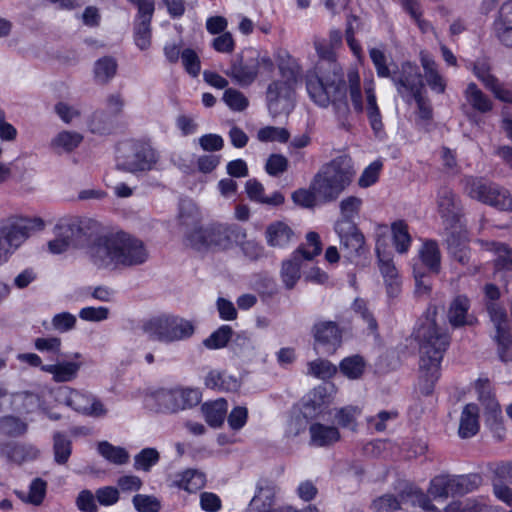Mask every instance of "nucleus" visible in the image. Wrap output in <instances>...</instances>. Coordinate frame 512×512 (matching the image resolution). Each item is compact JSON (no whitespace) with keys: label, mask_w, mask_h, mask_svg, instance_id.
I'll list each match as a JSON object with an SVG mask.
<instances>
[{"label":"nucleus","mask_w":512,"mask_h":512,"mask_svg":"<svg viewBox=\"0 0 512 512\" xmlns=\"http://www.w3.org/2000/svg\"><path fill=\"white\" fill-rule=\"evenodd\" d=\"M435 202L445 229L447 231L461 229L462 204L453 189L448 186H441L436 192Z\"/></svg>","instance_id":"obj_13"},{"label":"nucleus","mask_w":512,"mask_h":512,"mask_svg":"<svg viewBox=\"0 0 512 512\" xmlns=\"http://www.w3.org/2000/svg\"><path fill=\"white\" fill-rule=\"evenodd\" d=\"M223 101L234 111H243L248 107L247 97L239 90L228 88L223 94Z\"/></svg>","instance_id":"obj_57"},{"label":"nucleus","mask_w":512,"mask_h":512,"mask_svg":"<svg viewBox=\"0 0 512 512\" xmlns=\"http://www.w3.org/2000/svg\"><path fill=\"white\" fill-rule=\"evenodd\" d=\"M205 475L196 470H187L180 475V479L176 481L179 488L190 493L200 490L205 485Z\"/></svg>","instance_id":"obj_46"},{"label":"nucleus","mask_w":512,"mask_h":512,"mask_svg":"<svg viewBox=\"0 0 512 512\" xmlns=\"http://www.w3.org/2000/svg\"><path fill=\"white\" fill-rule=\"evenodd\" d=\"M390 79L402 98L411 97L418 92H423V76L419 67L410 61L394 65Z\"/></svg>","instance_id":"obj_12"},{"label":"nucleus","mask_w":512,"mask_h":512,"mask_svg":"<svg viewBox=\"0 0 512 512\" xmlns=\"http://www.w3.org/2000/svg\"><path fill=\"white\" fill-rule=\"evenodd\" d=\"M481 481L478 474L439 475L431 480L428 493L434 499L463 496L477 489Z\"/></svg>","instance_id":"obj_7"},{"label":"nucleus","mask_w":512,"mask_h":512,"mask_svg":"<svg viewBox=\"0 0 512 512\" xmlns=\"http://www.w3.org/2000/svg\"><path fill=\"white\" fill-rule=\"evenodd\" d=\"M424 266L434 274H438L441 268V254L435 241H426L419 251Z\"/></svg>","instance_id":"obj_38"},{"label":"nucleus","mask_w":512,"mask_h":512,"mask_svg":"<svg viewBox=\"0 0 512 512\" xmlns=\"http://www.w3.org/2000/svg\"><path fill=\"white\" fill-rule=\"evenodd\" d=\"M53 459L58 465H65L72 454V441L62 432L53 434Z\"/></svg>","instance_id":"obj_40"},{"label":"nucleus","mask_w":512,"mask_h":512,"mask_svg":"<svg viewBox=\"0 0 512 512\" xmlns=\"http://www.w3.org/2000/svg\"><path fill=\"white\" fill-rule=\"evenodd\" d=\"M485 307L495 330L492 339L496 344L497 355L502 362H510L512 361V332L507 311L498 302H486Z\"/></svg>","instance_id":"obj_8"},{"label":"nucleus","mask_w":512,"mask_h":512,"mask_svg":"<svg viewBox=\"0 0 512 512\" xmlns=\"http://www.w3.org/2000/svg\"><path fill=\"white\" fill-rule=\"evenodd\" d=\"M154 399L160 411L174 413L198 405L201 392L194 388L160 389L154 393Z\"/></svg>","instance_id":"obj_11"},{"label":"nucleus","mask_w":512,"mask_h":512,"mask_svg":"<svg viewBox=\"0 0 512 512\" xmlns=\"http://www.w3.org/2000/svg\"><path fill=\"white\" fill-rule=\"evenodd\" d=\"M277 65L279 73L282 77L281 81H286L295 85L301 77L302 73V69L297 60L294 59L290 54L284 53L283 55L279 56Z\"/></svg>","instance_id":"obj_37"},{"label":"nucleus","mask_w":512,"mask_h":512,"mask_svg":"<svg viewBox=\"0 0 512 512\" xmlns=\"http://www.w3.org/2000/svg\"><path fill=\"white\" fill-rule=\"evenodd\" d=\"M294 86L281 80L272 81L268 85L266 92L267 105L273 116L288 113L292 109Z\"/></svg>","instance_id":"obj_19"},{"label":"nucleus","mask_w":512,"mask_h":512,"mask_svg":"<svg viewBox=\"0 0 512 512\" xmlns=\"http://www.w3.org/2000/svg\"><path fill=\"white\" fill-rule=\"evenodd\" d=\"M315 349H321L322 353L333 354L342 343V330L334 321H320L312 328Z\"/></svg>","instance_id":"obj_21"},{"label":"nucleus","mask_w":512,"mask_h":512,"mask_svg":"<svg viewBox=\"0 0 512 512\" xmlns=\"http://www.w3.org/2000/svg\"><path fill=\"white\" fill-rule=\"evenodd\" d=\"M340 371L349 379H358L365 370V361L359 355L344 358L339 365Z\"/></svg>","instance_id":"obj_49"},{"label":"nucleus","mask_w":512,"mask_h":512,"mask_svg":"<svg viewBox=\"0 0 512 512\" xmlns=\"http://www.w3.org/2000/svg\"><path fill=\"white\" fill-rule=\"evenodd\" d=\"M28 430V425L20 418L7 415L0 418V434L7 437H20Z\"/></svg>","instance_id":"obj_45"},{"label":"nucleus","mask_w":512,"mask_h":512,"mask_svg":"<svg viewBox=\"0 0 512 512\" xmlns=\"http://www.w3.org/2000/svg\"><path fill=\"white\" fill-rule=\"evenodd\" d=\"M289 132L285 128L268 126L258 132V139L263 142L278 141L285 143L289 139Z\"/></svg>","instance_id":"obj_61"},{"label":"nucleus","mask_w":512,"mask_h":512,"mask_svg":"<svg viewBox=\"0 0 512 512\" xmlns=\"http://www.w3.org/2000/svg\"><path fill=\"white\" fill-rule=\"evenodd\" d=\"M421 65L424 69V77L431 90L442 94L446 89V82L437 69L436 62L427 54L421 53Z\"/></svg>","instance_id":"obj_33"},{"label":"nucleus","mask_w":512,"mask_h":512,"mask_svg":"<svg viewBox=\"0 0 512 512\" xmlns=\"http://www.w3.org/2000/svg\"><path fill=\"white\" fill-rule=\"evenodd\" d=\"M335 231L340 238V250L345 258L353 261L365 252V238L352 221H337Z\"/></svg>","instance_id":"obj_16"},{"label":"nucleus","mask_w":512,"mask_h":512,"mask_svg":"<svg viewBox=\"0 0 512 512\" xmlns=\"http://www.w3.org/2000/svg\"><path fill=\"white\" fill-rule=\"evenodd\" d=\"M39 450L32 444L17 442H0V457L8 462L21 464L38 457Z\"/></svg>","instance_id":"obj_25"},{"label":"nucleus","mask_w":512,"mask_h":512,"mask_svg":"<svg viewBox=\"0 0 512 512\" xmlns=\"http://www.w3.org/2000/svg\"><path fill=\"white\" fill-rule=\"evenodd\" d=\"M308 372L317 378L328 379L336 374L337 367L328 360L317 359L308 364Z\"/></svg>","instance_id":"obj_55"},{"label":"nucleus","mask_w":512,"mask_h":512,"mask_svg":"<svg viewBox=\"0 0 512 512\" xmlns=\"http://www.w3.org/2000/svg\"><path fill=\"white\" fill-rule=\"evenodd\" d=\"M233 330L229 325H222L209 337L203 340V345L210 350L224 348L232 339Z\"/></svg>","instance_id":"obj_47"},{"label":"nucleus","mask_w":512,"mask_h":512,"mask_svg":"<svg viewBox=\"0 0 512 512\" xmlns=\"http://www.w3.org/2000/svg\"><path fill=\"white\" fill-rule=\"evenodd\" d=\"M347 80L349 84V94L352 101L354 110L358 113L364 110L362 101V92L360 86V76L358 71L350 70L347 74Z\"/></svg>","instance_id":"obj_50"},{"label":"nucleus","mask_w":512,"mask_h":512,"mask_svg":"<svg viewBox=\"0 0 512 512\" xmlns=\"http://www.w3.org/2000/svg\"><path fill=\"white\" fill-rule=\"evenodd\" d=\"M355 173L351 158L338 156L318 170L311 180L310 188L321 202H334L351 185Z\"/></svg>","instance_id":"obj_4"},{"label":"nucleus","mask_w":512,"mask_h":512,"mask_svg":"<svg viewBox=\"0 0 512 512\" xmlns=\"http://www.w3.org/2000/svg\"><path fill=\"white\" fill-rule=\"evenodd\" d=\"M466 242V232L462 228L447 232L446 243L449 253L454 260L463 265L469 262V249Z\"/></svg>","instance_id":"obj_27"},{"label":"nucleus","mask_w":512,"mask_h":512,"mask_svg":"<svg viewBox=\"0 0 512 512\" xmlns=\"http://www.w3.org/2000/svg\"><path fill=\"white\" fill-rule=\"evenodd\" d=\"M479 408L474 403L467 404L461 413L458 434L466 439L474 436L479 431Z\"/></svg>","instance_id":"obj_32"},{"label":"nucleus","mask_w":512,"mask_h":512,"mask_svg":"<svg viewBox=\"0 0 512 512\" xmlns=\"http://www.w3.org/2000/svg\"><path fill=\"white\" fill-rule=\"evenodd\" d=\"M495 32L499 41L512 48V2L504 3L495 22Z\"/></svg>","instance_id":"obj_31"},{"label":"nucleus","mask_w":512,"mask_h":512,"mask_svg":"<svg viewBox=\"0 0 512 512\" xmlns=\"http://www.w3.org/2000/svg\"><path fill=\"white\" fill-rule=\"evenodd\" d=\"M181 61L185 71L192 77H197L200 73L201 62L197 53L191 49L186 48L182 50Z\"/></svg>","instance_id":"obj_59"},{"label":"nucleus","mask_w":512,"mask_h":512,"mask_svg":"<svg viewBox=\"0 0 512 512\" xmlns=\"http://www.w3.org/2000/svg\"><path fill=\"white\" fill-rule=\"evenodd\" d=\"M81 368V363L62 361L41 366V370L52 375L53 381L64 383L73 381Z\"/></svg>","instance_id":"obj_30"},{"label":"nucleus","mask_w":512,"mask_h":512,"mask_svg":"<svg viewBox=\"0 0 512 512\" xmlns=\"http://www.w3.org/2000/svg\"><path fill=\"white\" fill-rule=\"evenodd\" d=\"M378 257L379 268L386 284L387 293L390 297H395L401 290V280L398 271L391 259H384L380 255Z\"/></svg>","instance_id":"obj_34"},{"label":"nucleus","mask_w":512,"mask_h":512,"mask_svg":"<svg viewBox=\"0 0 512 512\" xmlns=\"http://www.w3.org/2000/svg\"><path fill=\"white\" fill-rule=\"evenodd\" d=\"M369 56L376 69L377 76L380 78H390L392 70L387 64L384 52L377 48H371L369 50Z\"/></svg>","instance_id":"obj_60"},{"label":"nucleus","mask_w":512,"mask_h":512,"mask_svg":"<svg viewBox=\"0 0 512 512\" xmlns=\"http://www.w3.org/2000/svg\"><path fill=\"white\" fill-rule=\"evenodd\" d=\"M496 253L494 266L497 270H512V247L504 243H493Z\"/></svg>","instance_id":"obj_54"},{"label":"nucleus","mask_w":512,"mask_h":512,"mask_svg":"<svg viewBox=\"0 0 512 512\" xmlns=\"http://www.w3.org/2000/svg\"><path fill=\"white\" fill-rule=\"evenodd\" d=\"M205 385L207 388L218 391H234L239 387L237 379L225 376L217 370L210 371L205 377Z\"/></svg>","instance_id":"obj_41"},{"label":"nucleus","mask_w":512,"mask_h":512,"mask_svg":"<svg viewBox=\"0 0 512 512\" xmlns=\"http://www.w3.org/2000/svg\"><path fill=\"white\" fill-rule=\"evenodd\" d=\"M359 412V409L355 406H346L337 410L335 419L340 426L354 430L355 419Z\"/></svg>","instance_id":"obj_63"},{"label":"nucleus","mask_w":512,"mask_h":512,"mask_svg":"<svg viewBox=\"0 0 512 512\" xmlns=\"http://www.w3.org/2000/svg\"><path fill=\"white\" fill-rule=\"evenodd\" d=\"M362 199L357 196H348L339 203L341 219L338 221H352L360 213Z\"/></svg>","instance_id":"obj_51"},{"label":"nucleus","mask_w":512,"mask_h":512,"mask_svg":"<svg viewBox=\"0 0 512 512\" xmlns=\"http://www.w3.org/2000/svg\"><path fill=\"white\" fill-rule=\"evenodd\" d=\"M179 224L184 234V244L191 247L189 236L193 235L195 240H200V236L206 234L207 229L200 226V218L197 208L194 204L188 202L180 206Z\"/></svg>","instance_id":"obj_23"},{"label":"nucleus","mask_w":512,"mask_h":512,"mask_svg":"<svg viewBox=\"0 0 512 512\" xmlns=\"http://www.w3.org/2000/svg\"><path fill=\"white\" fill-rule=\"evenodd\" d=\"M400 505L410 504L411 506H419L425 512H441L435 505L431 503V500L427 494H425L418 487L407 484L399 493Z\"/></svg>","instance_id":"obj_26"},{"label":"nucleus","mask_w":512,"mask_h":512,"mask_svg":"<svg viewBox=\"0 0 512 512\" xmlns=\"http://www.w3.org/2000/svg\"><path fill=\"white\" fill-rule=\"evenodd\" d=\"M375 512H394L401 508L400 501L394 495L385 494L373 502Z\"/></svg>","instance_id":"obj_64"},{"label":"nucleus","mask_w":512,"mask_h":512,"mask_svg":"<svg viewBox=\"0 0 512 512\" xmlns=\"http://www.w3.org/2000/svg\"><path fill=\"white\" fill-rule=\"evenodd\" d=\"M467 102L478 112L486 113L492 109L491 100L477 87L470 83L465 90Z\"/></svg>","instance_id":"obj_43"},{"label":"nucleus","mask_w":512,"mask_h":512,"mask_svg":"<svg viewBox=\"0 0 512 512\" xmlns=\"http://www.w3.org/2000/svg\"><path fill=\"white\" fill-rule=\"evenodd\" d=\"M55 235L56 238L49 241L48 248L52 253L60 254L85 240L86 227L78 218L61 219L55 226Z\"/></svg>","instance_id":"obj_10"},{"label":"nucleus","mask_w":512,"mask_h":512,"mask_svg":"<svg viewBox=\"0 0 512 512\" xmlns=\"http://www.w3.org/2000/svg\"><path fill=\"white\" fill-rule=\"evenodd\" d=\"M43 227L44 222L40 218L25 223H13L1 227L0 264L5 262L8 255L28 237L31 229H42Z\"/></svg>","instance_id":"obj_14"},{"label":"nucleus","mask_w":512,"mask_h":512,"mask_svg":"<svg viewBox=\"0 0 512 512\" xmlns=\"http://www.w3.org/2000/svg\"><path fill=\"white\" fill-rule=\"evenodd\" d=\"M470 300L465 295L456 296L450 303L447 318L453 328H460L463 326H475L478 324V319L473 314L469 313Z\"/></svg>","instance_id":"obj_24"},{"label":"nucleus","mask_w":512,"mask_h":512,"mask_svg":"<svg viewBox=\"0 0 512 512\" xmlns=\"http://www.w3.org/2000/svg\"><path fill=\"white\" fill-rule=\"evenodd\" d=\"M319 57L313 70L306 74V88L311 100L320 107L332 104L342 127L348 129L350 108L342 67L336 61L332 46L325 40L314 41Z\"/></svg>","instance_id":"obj_1"},{"label":"nucleus","mask_w":512,"mask_h":512,"mask_svg":"<svg viewBox=\"0 0 512 512\" xmlns=\"http://www.w3.org/2000/svg\"><path fill=\"white\" fill-rule=\"evenodd\" d=\"M257 63L250 51L238 54L232 59L225 74L241 87L250 86L258 76Z\"/></svg>","instance_id":"obj_22"},{"label":"nucleus","mask_w":512,"mask_h":512,"mask_svg":"<svg viewBox=\"0 0 512 512\" xmlns=\"http://www.w3.org/2000/svg\"><path fill=\"white\" fill-rule=\"evenodd\" d=\"M119 168L130 173H146L156 169L160 153L148 141L131 140L121 150Z\"/></svg>","instance_id":"obj_6"},{"label":"nucleus","mask_w":512,"mask_h":512,"mask_svg":"<svg viewBox=\"0 0 512 512\" xmlns=\"http://www.w3.org/2000/svg\"><path fill=\"white\" fill-rule=\"evenodd\" d=\"M294 238L292 228L282 221L270 223L265 231V239L270 247L284 248Z\"/></svg>","instance_id":"obj_28"},{"label":"nucleus","mask_w":512,"mask_h":512,"mask_svg":"<svg viewBox=\"0 0 512 512\" xmlns=\"http://www.w3.org/2000/svg\"><path fill=\"white\" fill-rule=\"evenodd\" d=\"M117 62L114 58L105 56L96 61L94 76L98 83H108L116 74Z\"/></svg>","instance_id":"obj_44"},{"label":"nucleus","mask_w":512,"mask_h":512,"mask_svg":"<svg viewBox=\"0 0 512 512\" xmlns=\"http://www.w3.org/2000/svg\"><path fill=\"white\" fill-rule=\"evenodd\" d=\"M137 9V17L134 25V38L136 45L141 49H147L151 44L150 23L154 14V0H128Z\"/></svg>","instance_id":"obj_18"},{"label":"nucleus","mask_w":512,"mask_h":512,"mask_svg":"<svg viewBox=\"0 0 512 512\" xmlns=\"http://www.w3.org/2000/svg\"><path fill=\"white\" fill-rule=\"evenodd\" d=\"M83 137L77 132L63 131L57 135L52 144L70 152L82 142Z\"/></svg>","instance_id":"obj_58"},{"label":"nucleus","mask_w":512,"mask_h":512,"mask_svg":"<svg viewBox=\"0 0 512 512\" xmlns=\"http://www.w3.org/2000/svg\"><path fill=\"white\" fill-rule=\"evenodd\" d=\"M391 231L396 251L400 254L406 253L412 242L407 223L403 220H397L392 223Z\"/></svg>","instance_id":"obj_42"},{"label":"nucleus","mask_w":512,"mask_h":512,"mask_svg":"<svg viewBox=\"0 0 512 512\" xmlns=\"http://www.w3.org/2000/svg\"><path fill=\"white\" fill-rule=\"evenodd\" d=\"M132 503L138 512H159L161 509V502L152 495L136 494Z\"/></svg>","instance_id":"obj_56"},{"label":"nucleus","mask_w":512,"mask_h":512,"mask_svg":"<svg viewBox=\"0 0 512 512\" xmlns=\"http://www.w3.org/2000/svg\"><path fill=\"white\" fill-rule=\"evenodd\" d=\"M206 422L214 428L220 427L226 417L228 404L223 398L204 403L201 407Z\"/></svg>","instance_id":"obj_35"},{"label":"nucleus","mask_w":512,"mask_h":512,"mask_svg":"<svg viewBox=\"0 0 512 512\" xmlns=\"http://www.w3.org/2000/svg\"><path fill=\"white\" fill-rule=\"evenodd\" d=\"M62 393L64 403L82 415L102 418L108 413L103 402L90 392L65 387Z\"/></svg>","instance_id":"obj_15"},{"label":"nucleus","mask_w":512,"mask_h":512,"mask_svg":"<svg viewBox=\"0 0 512 512\" xmlns=\"http://www.w3.org/2000/svg\"><path fill=\"white\" fill-rule=\"evenodd\" d=\"M235 237V230L227 226L217 225L207 228L206 234L200 236V240H195L193 235L189 236V240L191 241V248L202 251L209 248L227 249L232 245Z\"/></svg>","instance_id":"obj_20"},{"label":"nucleus","mask_w":512,"mask_h":512,"mask_svg":"<svg viewBox=\"0 0 512 512\" xmlns=\"http://www.w3.org/2000/svg\"><path fill=\"white\" fill-rule=\"evenodd\" d=\"M160 459L159 452L155 448H144L134 457V468L136 470L150 471Z\"/></svg>","instance_id":"obj_53"},{"label":"nucleus","mask_w":512,"mask_h":512,"mask_svg":"<svg viewBox=\"0 0 512 512\" xmlns=\"http://www.w3.org/2000/svg\"><path fill=\"white\" fill-rule=\"evenodd\" d=\"M436 307L428 309V316L416 332L419 342V389L422 394L430 395L440 378V364L450 345V335L435 320Z\"/></svg>","instance_id":"obj_2"},{"label":"nucleus","mask_w":512,"mask_h":512,"mask_svg":"<svg viewBox=\"0 0 512 512\" xmlns=\"http://www.w3.org/2000/svg\"><path fill=\"white\" fill-rule=\"evenodd\" d=\"M468 194L471 198L499 210H508L512 204V197L507 189L481 178L468 182Z\"/></svg>","instance_id":"obj_9"},{"label":"nucleus","mask_w":512,"mask_h":512,"mask_svg":"<svg viewBox=\"0 0 512 512\" xmlns=\"http://www.w3.org/2000/svg\"><path fill=\"white\" fill-rule=\"evenodd\" d=\"M97 449L106 460L114 464L123 465L129 460V454L124 448L113 446L107 441L100 442Z\"/></svg>","instance_id":"obj_48"},{"label":"nucleus","mask_w":512,"mask_h":512,"mask_svg":"<svg viewBox=\"0 0 512 512\" xmlns=\"http://www.w3.org/2000/svg\"><path fill=\"white\" fill-rule=\"evenodd\" d=\"M275 486L268 481H260L257 484V492L249 505V512H319L316 506L309 505L302 510L292 506L273 508Z\"/></svg>","instance_id":"obj_17"},{"label":"nucleus","mask_w":512,"mask_h":512,"mask_svg":"<svg viewBox=\"0 0 512 512\" xmlns=\"http://www.w3.org/2000/svg\"><path fill=\"white\" fill-rule=\"evenodd\" d=\"M142 331L151 339L165 344L186 341L196 331L192 320L176 315H160L143 322Z\"/></svg>","instance_id":"obj_5"},{"label":"nucleus","mask_w":512,"mask_h":512,"mask_svg":"<svg viewBox=\"0 0 512 512\" xmlns=\"http://www.w3.org/2000/svg\"><path fill=\"white\" fill-rule=\"evenodd\" d=\"M46 489V481H44L41 478H35L29 486V492L27 496H24L23 493H18V495L21 497L23 501L38 506L44 500V497L46 495Z\"/></svg>","instance_id":"obj_52"},{"label":"nucleus","mask_w":512,"mask_h":512,"mask_svg":"<svg viewBox=\"0 0 512 512\" xmlns=\"http://www.w3.org/2000/svg\"><path fill=\"white\" fill-rule=\"evenodd\" d=\"M97 502L102 506H112L120 499L118 488L113 486H104L95 491Z\"/></svg>","instance_id":"obj_62"},{"label":"nucleus","mask_w":512,"mask_h":512,"mask_svg":"<svg viewBox=\"0 0 512 512\" xmlns=\"http://www.w3.org/2000/svg\"><path fill=\"white\" fill-rule=\"evenodd\" d=\"M300 257L301 255L295 251L291 259L282 263L281 279L287 289H293L300 279Z\"/></svg>","instance_id":"obj_39"},{"label":"nucleus","mask_w":512,"mask_h":512,"mask_svg":"<svg viewBox=\"0 0 512 512\" xmlns=\"http://www.w3.org/2000/svg\"><path fill=\"white\" fill-rule=\"evenodd\" d=\"M89 257L98 268L116 270L144 264L149 251L142 240L117 232L97 237L89 247Z\"/></svg>","instance_id":"obj_3"},{"label":"nucleus","mask_w":512,"mask_h":512,"mask_svg":"<svg viewBox=\"0 0 512 512\" xmlns=\"http://www.w3.org/2000/svg\"><path fill=\"white\" fill-rule=\"evenodd\" d=\"M366 93V114L373 132L378 135L383 131V122L380 109L377 104L373 87L365 88Z\"/></svg>","instance_id":"obj_36"},{"label":"nucleus","mask_w":512,"mask_h":512,"mask_svg":"<svg viewBox=\"0 0 512 512\" xmlns=\"http://www.w3.org/2000/svg\"><path fill=\"white\" fill-rule=\"evenodd\" d=\"M310 443L317 447L331 446L340 440V432L335 426L313 423L309 427Z\"/></svg>","instance_id":"obj_29"}]
</instances>
